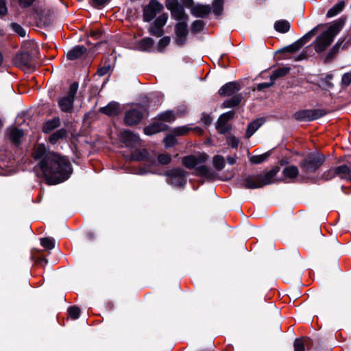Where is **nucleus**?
I'll return each mask as SVG.
<instances>
[{"instance_id":"obj_31","label":"nucleus","mask_w":351,"mask_h":351,"mask_svg":"<svg viewBox=\"0 0 351 351\" xmlns=\"http://www.w3.org/2000/svg\"><path fill=\"white\" fill-rule=\"evenodd\" d=\"M247 80V79H244V80H239V81H237V82H227V83H225V84L217 83V84H215L214 85L217 86H221V88H241V86H245L247 85L245 84V82Z\"/></svg>"},{"instance_id":"obj_38","label":"nucleus","mask_w":351,"mask_h":351,"mask_svg":"<svg viewBox=\"0 0 351 351\" xmlns=\"http://www.w3.org/2000/svg\"><path fill=\"white\" fill-rule=\"evenodd\" d=\"M192 130V128L189 125H182L174 128L172 130V133L176 136H182L186 134L189 131Z\"/></svg>"},{"instance_id":"obj_3","label":"nucleus","mask_w":351,"mask_h":351,"mask_svg":"<svg viewBox=\"0 0 351 351\" xmlns=\"http://www.w3.org/2000/svg\"><path fill=\"white\" fill-rule=\"evenodd\" d=\"M208 158L207 154L199 153L196 155H189L182 158V164L188 169H195L196 173L199 176L207 177L209 175V169L205 165H199L204 163Z\"/></svg>"},{"instance_id":"obj_63","label":"nucleus","mask_w":351,"mask_h":351,"mask_svg":"<svg viewBox=\"0 0 351 351\" xmlns=\"http://www.w3.org/2000/svg\"><path fill=\"white\" fill-rule=\"evenodd\" d=\"M232 89H225V88H223V89H219V94L223 95H226L228 93V91L229 90H231Z\"/></svg>"},{"instance_id":"obj_10","label":"nucleus","mask_w":351,"mask_h":351,"mask_svg":"<svg viewBox=\"0 0 351 351\" xmlns=\"http://www.w3.org/2000/svg\"><path fill=\"white\" fill-rule=\"evenodd\" d=\"M163 9V5L157 0H151L143 9V21L149 22Z\"/></svg>"},{"instance_id":"obj_39","label":"nucleus","mask_w":351,"mask_h":351,"mask_svg":"<svg viewBox=\"0 0 351 351\" xmlns=\"http://www.w3.org/2000/svg\"><path fill=\"white\" fill-rule=\"evenodd\" d=\"M163 142L165 143V146L167 148L173 147L178 143L176 135L173 133L167 135L164 138Z\"/></svg>"},{"instance_id":"obj_47","label":"nucleus","mask_w":351,"mask_h":351,"mask_svg":"<svg viewBox=\"0 0 351 351\" xmlns=\"http://www.w3.org/2000/svg\"><path fill=\"white\" fill-rule=\"evenodd\" d=\"M227 143L232 148H237L239 144V140L233 135H230L226 138Z\"/></svg>"},{"instance_id":"obj_57","label":"nucleus","mask_w":351,"mask_h":351,"mask_svg":"<svg viewBox=\"0 0 351 351\" xmlns=\"http://www.w3.org/2000/svg\"><path fill=\"white\" fill-rule=\"evenodd\" d=\"M7 7L4 0H0V15L3 16L7 13Z\"/></svg>"},{"instance_id":"obj_7","label":"nucleus","mask_w":351,"mask_h":351,"mask_svg":"<svg viewBox=\"0 0 351 351\" xmlns=\"http://www.w3.org/2000/svg\"><path fill=\"white\" fill-rule=\"evenodd\" d=\"M166 8L170 10L171 16L177 21H186L189 19L183 6L178 2V0H167Z\"/></svg>"},{"instance_id":"obj_45","label":"nucleus","mask_w":351,"mask_h":351,"mask_svg":"<svg viewBox=\"0 0 351 351\" xmlns=\"http://www.w3.org/2000/svg\"><path fill=\"white\" fill-rule=\"evenodd\" d=\"M204 27V23L203 21L197 20L195 21L192 24V31L193 32H199L203 29Z\"/></svg>"},{"instance_id":"obj_21","label":"nucleus","mask_w":351,"mask_h":351,"mask_svg":"<svg viewBox=\"0 0 351 351\" xmlns=\"http://www.w3.org/2000/svg\"><path fill=\"white\" fill-rule=\"evenodd\" d=\"M210 12V8L208 5L197 4L191 8V13L196 17L204 18Z\"/></svg>"},{"instance_id":"obj_15","label":"nucleus","mask_w":351,"mask_h":351,"mask_svg":"<svg viewBox=\"0 0 351 351\" xmlns=\"http://www.w3.org/2000/svg\"><path fill=\"white\" fill-rule=\"evenodd\" d=\"M316 28H313L311 31H309L307 34H306L304 36L292 43L291 45L285 47L282 49L283 51L289 52V53H294L298 51L304 45H305L307 42L310 40V39L314 36Z\"/></svg>"},{"instance_id":"obj_28","label":"nucleus","mask_w":351,"mask_h":351,"mask_svg":"<svg viewBox=\"0 0 351 351\" xmlns=\"http://www.w3.org/2000/svg\"><path fill=\"white\" fill-rule=\"evenodd\" d=\"M176 119V114L173 111L168 110L158 114L156 117V120L158 121H165L167 123H172Z\"/></svg>"},{"instance_id":"obj_37","label":"nucleus","mask_w":351,"mask_h":351,"mask_svg":"<svg viewBox=\"0 0 351 351\" xmlns=\"http://www.w3.org/2000/svg\"><path fill=\"white\" fill-rule=\"evenodd\" d=\"M213 165L217 170H222L226 165L224 158L221 155L215 156L213 159Z\"/></svg>"},{"instance_id":"obj_26","label":"nucleus","mask_w":351,"mask_h":351,"mask_svg":"<svg viewBox=\"0 0 351 351\" xmlns=\"http://www.w3.org/2000/svg\"><path fill=\"white\" fill-rule=\"evenodd\" d=\"M60 125V119L59 117H56L52 119L47 121L43 126V132L49 134L56 128Z\"/></svg>"},{"instance_id":"obj_18","label":"nucleus","mask_w":351,"mask_h":351,"mask_svg":"<svg viewBox=\"0 0 351 351\" xmlns=\"http://www.w3.org/2000/svg\"><path fill=\"white\" fill-rule=\"evenodd\" d=\"M120 141L128 147H135L139 145V136L133 132L125 130L121 133Z\"/></svg>"},{"instance_id":"obj_60","label":"nucleus","mask_w":351,"mask_h":351,"mask_svg":"<svg viewBox=\"0 0 351 351\" xmlns=\"http://www.w3.org/2000/svg\"><path fill=\"white\" fill-rule=\"evenodd\" d=\"M331 80H332V77L331 76H330V75L327 76L326 77L325 83L323 84V86H332L333 84L330 82Z\"/></svg>"},{"instance_id":"obj_52","label":"nucleus","mask_w":351,"mask_h":351,"mask_svg":"<svg viewBox=\"0 0 351 351\" xmlns=\"http://www.w3.org/2000/svg\"><path fill=\"white\" fill-rule=\"evenodd\" d=\"M342 84L348 86L351 82V73H346L342 76Z\"/></svg>"},{"instance_id":"obj_48","label":"nucleus","mask_w":351,"mask_h":351,"mask_svg":"<svg viewBox=\"0 0 351 351\" xmlns=\"http://www.w3.org/2000/svg\"><path fill=\"white\" fill-rule=\"evenodd\" d=\"M158 161L161 165H168L171 161V157L169 154H160L158 156Z\"/></svg>"},{"instance_id":"obj_50","label":"nucleus","mask_w":351,"mask_h":351,"mask_svg":"<svg viewBox=\"0 0 351 351\" xmlns=\"http://www.w3.org/2000/svg\"><path fill=\"white\" fill-rule=\"evenodd\" d=\"M112 68L110 64L104 65L97 70V75L99 76H104L109 73L111 71Z\"/></svg>"},{"instance_id":"obj_23","label":"nucleus","mask_w":351,"mask_h":351,"mask_svg":"<svg viewBox=\"0 0 351 351\" xmlns=\"http://www.w3.org/2000/svg\"><path fill=\"white\" fill-rule=\"evenodd\" d=\"M265 119L263 118L256 119L250 122L245 132V137L250 138L264 123Z\"/></svg>"},{"instance_id":"obj_44","label":"nucleus","mask_w":351,"mask_h":351,"mask_svg":"<svg viewBox=\"0 0 351 351\" xmlns=\"http://www.w3.org/2000/svg\"><path fill=\"white\" fill-rule=\"evenodd\" d=\"M68 313L72 319H77L80 317V310L77 306H73L69 308Z\"/></svg>"},{"instance_id":"obj_55","label":"nucleus","mask_w":351,"mask_h":351,"mask_svg":"<svg viewBox=\"0 0 351 351\" xmlns=\"http://www.w3.org/2000/svg\"><path fill=\"white\" fill-rule=\"evenodd\" d=\"M170 40L171 39L169 36H165L162 38L158 43L159 47L165 48L169 44Z\"/></svg>"},{"instance_id":"obj_34","label":"nucleus","mask_w":351,"mask_h":351,"mask_svg":"<svg viewBox=\"0 0 351 351\" xmlns=\"http://www.w3.org/2000/svg\"><path fill=\"white\" fill-rule=\"evenodd\" d=\"M298 173V167L294 165L288 166L283 169V175L286 178H295Z\"/></svg>"},{"instance_id":"obj_2","label":"nucleus","mask_w":351,"mask_h":351,"mask_svg":"<svg viewBox=\"0 0 351 351\" xmlns=\"http://www.w3.org/2000/svg\"><path fill=\"white\" fill-rule=\"evenodd\" d=\"M346 19L340 18L335 21L328 27V29L324 32L319 36L315 43V50L317 52H322L332 43L335 36L341 30Z\"/></svg>"},{"instance_id":"obj_8","label":"nucleus","mask_w":351,"mask_h":351,"mask_svg":"<svg viewBox=\"0 0 351 351\" xmlns=\"http://www.w3.org/2000/svg\"><path fill=\"white\" fill-rule=\"evenodd\" d=\"M326 114V112L322 109L314 110H302L294 114L296 120L300 121H311L322 117Z\"/></svg>"},{"instance_id":"obj_58","label":"nucleus","mask_w":351,"mask_h":351,"mask_svg":"<svg viewBox=\"0 0 351 351\" xmlns=\"http://www.w3.org/2000/svg\"><path fill=\"white\" fill-rule=\"evenodd\" d=\"M92 1H93V5L95 8H99L101 6H103L109 1V0H92Z\"/></svg>"},{"instance_id":"obj_59","label":"nucleus","mask_w":351,"mask_h":351,"mask_svg":"<svg viewBox=\"0 0 351 351\" xmlns=\"http://www.w3.org/2000/svg\"><path fill=\"white\" fill-rule=\"evenodd\" d=\"M237 158V156L236 155L234 156H228L227 157L228 163L230 165H234L236 162Z\"/></svg>"},{"instance_id":"obj_5","label":"nucleus","mask_w":351,"mask_h":351,"mask_svg":"<svg viewBox=\"0 0 351 351\" xmlns=\"http://www.w3.org/2000/svg\"><path fill=\"white\" fill-rule=\"evenodd\" d=\"M130 159L136 161L145 160L149 163V165H146L143 168L139 170L138 174L144 175L148 173H155V172L151 169V166L156 165V160L154 158L149 157V153L146 149H143L134 151L130 155Z\"/></svg>"},{"instance_id":"obj_27","label":"nucleus","mask_w":351,"mask_h":351,"mask_svg":"<svg viewBox=\"0 0 351 351\" xmlns=\"http://www.w3.org/2000/svg\"><path fill=\"white\" fill-rule=\"evenodd\" d=\"M334 173V171H331ZM335 173L337 176H339L341 179H350L351 180V169L346 165H340L335 168Z\"/></svg>"},{"instance_id":"obj_64","label":"nucleus","mask_w":351,"mask_h":351,"mask_svg":"<svg viewBox=\"0 0 351 351\" xmlns=\"http://www.w3.org/2000/svg\"><path fill=\"white\" fill-rule=\"evenodd\" d=\"M79 84L77 82H73L69 86V88H78Z\"/></svg>"},{"instance_id":"obj_22","label":"nucleus","mask_w":351,"mask_h":351,"mask_svg":"<svg viewBox=\"0 0 351 351\" xmlns=\"http://www.w3.org/2000/svg\"><path fill=\"white\" fill-rule=\"evenodd\" d=\"M241 185L246 188L250 189H258L261 188V184L259 180L258 176H248L245 178L241 183Z\"/></svg>"},{"instance_id":"obj_6","label":"nucleus","mask_w":351,"mask_h":351,"mask_svg":"<svg viewBox=\"0 0 351 351\" xmlns=\"http://www.w3.org/2000/svg\"><path fill=\"white\" fill-rule=\"evenodd\" d=\"M167 182L176 187H182L186 183L187 172L183 169L177 168L165 173Z\"/></svg>"},{"instance_id":"obj_25","label":"nucleus","mask_w":351,"mask_h":351,"mask_svg":"<svg viewBox=\"0 0 351 351\" xmlns=\"http://www.w3.org/2000/svg\"><path fill=\"white\" fill-rule=\"evenodd\" d=\"M100 111L108 116H116L120 112L119 104L117 102H110L106 106L101 108Z\"/></svg>"},{"instance_id":"obj_20","label":"nucleus","mask_w":351,"mask_h":351,"mask_svg":"<svg viewBox=\"0 0 351 351\" xmlns=\"http://www.w3.org/2000/svg\"><path fill=\"white\" fill-rule=\"evenodd\" d=\"M86 51L87 49L84 46L76 45L66 52V56L69 60H75L80 58Z\"/></svg>"},{"instance_id":"obj_32","label":"nucleus","mask_w":351,"mask_h":351,"mask_svg":"<svg viewBox=\"0 0 351 351\" xmlns=\"http://www.w3.org/2000/svg\"><path fill=\"white\" fill-rule=\"evenodd\" d=\"M275 29L280 33H287L290 29V23L286 20H279L274 23Z\"/></svg>"},{"instance_id":"obj_30","label":"nucleus","mask_w":351,"mask_h":351,"mask_svg":"<svg viewBox=\"0 0 351 351\" xmlns=\"http://www.w3.org/2000/svg\"><path fill=\"white\" fill-rule=\"evenodd\" d=\"M66 136V130L64 128H61L60 130H56L52 134H51L49 137V142L54 145L59 140L63 139Z\"/></svg>"},{"instance_id":"obj_14","label":"nucleus","mask_w":351,"mask_h":351,"mask_svg":"<svg viewBox=\"0 0 351 351\" xmlns=\"http://www.w3.org/2000/svg\"><path fill=\"white\" fill-rule=\"evenodd\" d=\"M77 89H69L66 95L62 96L58 99V105L62 111L70 112L73 109V101Z\"/></svg>"},{"instance_id":"obj_16","label":"nucleus","mask_w":351,"mask_h":351,"mask_svg":"<svg viewBox=\"0 0 351 351\" xmlns=\"http://www.w3.org/2000/svg\"><path fill=\"white\" fill-rule=\"evenodd\" d=\"M290 71V67L283 66L272 71L269 82L261 83L257 88H269L274 84L275 81L287 75Z\"/></svg>"},{"instance_id":"obj_9","label":"nucleus","mask_w":351,"mask_h":351,"mask_svg":"<svg viewBox=\"0 0 351 351\" xmlns=\"http://www.w3.org/2000/svg\"><path fill=\"white\" fill-rule=\"evenodd\" d=\"M14 64L23 69H34L36 66V61L27 52H21L14 58Z\"/></svg>"},{"instance_id":"obj_40","label":"nucleus","mask_w":351,"mask_h":351,"mask_svg":"<svg viewBox=\"0 0 351 351\" xmlns=\"http://www.w3.org/2000/svg\"><path fill=\"white\" fill-rule=\"evenodd\" d=\"M223 0H215L213 3V13L219 16L221 14L223 11Z\"/></svg>"},{"instance_id":"obj_51","label":"nucleus","mask_w":351,"mask_h":351,"mask_svg":"<svg viewBox=\"0 0 351 351\" xmlns=\"http://www.w3.org/2000/svg\"><path fill=\"white\" fill-rule=\"evenodd\" d=\"M201 122L204 125L208 126V125H210V123L212 122V118L209 114H208L206 113H202V117H201Z\"/></svg>"},{"instance_id":"obj_1","label":"nucleus","mask_w":351,"mask_h":351,"mask_svg":"<svg viewBox=\"0 0 351 351\" xmlns=\"http://www.w3.org/2000/svg\"><path fill=\"white\" fill-rule=\"evenodd\" d=\"M33 157L35 160H39L38 165L51 184L65 181L72 173L69 159L49 152L44 144L35 147Z\"/></svg>"},{"instance_id":"obj_24","label":"nucleus","mask_w":351,"mask_h":351,"mask_svg":"<svg viewBox=\"0 0 351 351\" xmlns=\"http://www.w3.org/2000/svg\"><path fill=\"white\" fill-rule=\"evenodd\" d=\"M278 170L272 169L264 175L258 176L261 187L265 185H267L274 182V177L277 174Z\"/></svg>"},{"instance_id":"obj_54","label":"nucleus","mask_w":351,"mask_h":351,"mask_svg":"<svg viewBox=\"0 0 351 351\" xmlns=\"http://www.w3.org/2000/svg\"><path fill=\"white\" fill-rule=\"evenodd\" d=\"M188 112L187 108L184 106H180L177 108L176 112H175L176 116L177 117H182L185 115Z\"/></svg>"},{"instance_id":"obj_11","label":"nucleus","mask_w":351,"mask_h":351,"mask_svg":"<svg viewBox=\"0 0 351 351\" xmlns=\"http://www.w3.org/2000/svg\"><path fill=\"white\" fill-rule=\"evenodd\" d=\"M168 14L163 13L158 16L149 27V33L154 36L161 37L164 34L163 27L167 23Z\"/></svg>"},{"instance_id":"obj_62","label":"nucleus","mask_w":351,"mask_h":351,"mask_svg":"<svg viewBox=\"0 0 351 351\" xmlns=\"http://www.w3.org/2000/svg\"><path fill=\"white\" fill-rule=\"evenodd\" d=\"M191 130H194L199 134H202L203 133V130L199 127H195V128H192Z\"/></svg>"},{"instance_id":"obj_4","label":"nucleus","mask_w":351,"mask_h":351,"mask_svg":"<svg viewBox=\"0 0 351 351\" xmlns=\"http://www.w3.org/2000/svg\"><path fill=\"white\" fill-rule=\"evenodd\" d=\"M325 156L317 152L308 154L300 163L302 171L306 174L315 172L324 163Z\"/></svg>"},{"instance_id":"obj_17","label":"nucleus","mask_w":351,"mask_h":351,"mask_svg":"<svg viewBox=\"0 0 351 351\" xmlns=\"http://www.w3.org/2000/svg\"><path fill=\"white\" fill-rule=\"evenodd\" d=\"M176 43L179 46L186 43V37L189 34L187 24L186 21H181L175 25Z\"/></svg>"},{"instance_id":"obj_49","label":"nucleus","mask_w":351,"mask_h":351,"mask_svg":"<svg viewBox=\"0 0 351 351\" xmlns=\"http://www.w3.org/2000/svg\"><path fill=\"white\" fill-rule=\"evenodd\" d=\"M12 27L13 30L17 33L20 36L25 37L26 32L25 30L19 24L17 23H12Z\"/></svg>"},{"instance_id":"obj_19","label":"nucleus","mask_w":351,"mask_h":351,"mask_svg":"<svg viewBox=\"0 0 351 351\" xmlns=\"http://www.w3.org/2000/svg\"><path fill=\"white\" fill-rule=\"evenodd\" d=\"M168 128V126L167 124L160 122L158 120H156L154 123L152 124L146 126L144 128V133L146 135L150 136L155 134L158 132H162L165 130H167Z\"/></svg>"},{"instance_id":"obj_36","label":"nucleus","mask_w":351,"mask_h":351,"mask_svg":"<svg viewBox=\"0 0 351 351\" xmlns=\"http://www.w3.org/2000/svg\"><path fill=\"white\" fill-rule=\"evenodd\" d=\"M242 100L241 95H237L233 96L231 99L225 101L223 103L224 108H232L239 104Z\"/></svg>"},{"instance_id":"obj_41","label":"nucleus","mask_w":351,"mask_h":351,"mask_svg":"<svg viewBox=\"0 0 351 351\" xmlns=\"http://www.w3.org/2000/svg\"><path fill=\"white\" fill-rule=\"evenodd\" d=\"M216 128L221 134H225L231 130V126L228 123L221 122L219 120L217 121Z\"/></svg>"},{"instance_id":"obj_35","label":"nucleus","mask_w":351,"mask_h":351,"mask_svg":"<svg viewBox=\"0 0 351 351\" xmlns=\"http://www.w3.org/2000/svg\"><path fill=\"white\" fill-rule=\"evenodd\" d=\"M345 6L344 1H341L335 5L332 8H331L327 12V17H332L338 14L340 12L342 11Z\"/></svg>"},{"instance_id":"obj_13","label":"nucleus","mask_w":351,"mask_h":351,"mask_svg":"<svg viewBox=\"0 0 351 351\" xmlns=\"http://www.w3.org/2000/svg\"><path fill=\"white\" fill-rule=\"evenodd\" d=\"M23 136V130L14 126L8 128L5 133V138L16 147H19L21 144Z\"/></svg>"},{"instance_id":"obj_61","label":"nucleus","mask_w":351,"mask_h":351,"mask_svg":"<svg viewBox=\"0 0 351 351\" xmlns=\"http://www.w3.org/2000/svg\"><path fill=\"white\" fill-rule=\"evenodd\" d=\"M183 3L188 8L193 6V0H183Z\"/></svg>"},{"instance_id":"obj_53","label":"nucleus","mask_w":351,"mask_h":351,"mask_svg":"<svg viewBox=\"0 0 351 351\" xmlns=\"http://www.w3.org/2000/svg\"><path fill=\"white\" fill-rule=\"evenodd\" d=\"M36 0H19V5L23 8L30 7Z\"/></svg>"},{"instance_id":"obj_33","label":"nucleus","mask_w":351,"mask_h":351,"mask_svg":"<svg viewBox=\"0 0 351 351\" xmlns=\"http://www.w3.org/2000/svg\"><path fill=\"white\" fill-rule=\"evenodd\" d=\"M154 45V40L149 37L141 39L138 43V48L141 51H149Z\"/></svg>"},{"instance_id":"obj_43","label":"nucleus","mask_w":351,"mask_h":351,"mask_svg":"<svg viewBox=\"0 0 351 351\" xmlns=\"http://www.w3.org/2000/svg\"><path fill=\"white\" fill-rule=\"evenodd\" d=\"M235 112L234 110H230L222 114L218 119L221 122L228 123V121L233 119Z\"/></svg>"},{"instance_id":"obj_42","label":"nucleus","mask_w":351,"mask_h":351,"mask_svg":"<svg viewBox=\"0 0 351 351\" xmlns=\"http://www.w3.org/2000/svg\"><path fill=\"white\" fill-rule=\"evenodd\" d=\"M40 244L45 248L51 250L55 247V240L53 238H43L40 239Z\"/></svg>"},{"instance_id":"obj_12","label":"nucleus","mask_w":351,"mask_h":351,"mask_svg":"<svg viewBox=\"0 0 351 351\" xmlns=\"http://www.w3.org/2000/svg\"><path fill=\"white\" fill-rule=\"evenodd\" d=\"M144 112L145 108L141 106L128 110L125 116V123L128 125L138 124L142 119Z\"/></svg>"},{"instance_id":"obj_29","label":"nucleus","mask_w":351,"mask_h":351,"mask_svg":"<svg viewBox=\"0 0 351 351\" xmlns=\"http://www.w3.org/2000/svg\"><path fill=\"white\" fill-rule=\"evenodd\" d=\"M311 344V340L306 338L296 339L293 343L294 351H305Z\"/></svg>"},{"instance_id":"obj_56","label":"nucleus","mask_w":351,"mask_h":351,"mask_svg":"<svg viewBox=\"0 0 351 351\" xmlns=\"http://www.w3.org/2000/svg\"><path fill=\"white\" fill-rule=\"evenodd\" d=\"M335 171V168H331L327 172H325L324 174V178L326 180H330L332 179V178L337 176L336 173H335V172L332 173L331 171Z\"/></svg>"},{"instance_id":"obj_46","label":"nucleus","mask_w":351,"mask_h":351,"mask_svg":"<svg viewBox=\"0 0 351 351\" xmlns=\"http://www.w3.org/2000/svg\"><path fill=\"white\" fill-rule=\"evenodd\" d=\"M267 157L266 154L253 156L250 158V161L252 164H261L266 160Z\"/></svg>"}]
</instances>
